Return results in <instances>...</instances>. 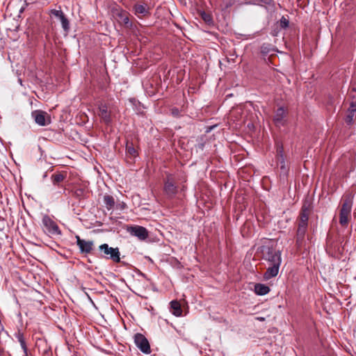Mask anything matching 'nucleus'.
Returning a JSON list of instances; mask_svg holds the SVG:
<instances>
[{
	"mask_svg": "<svg viewBox=\"0 0 356 356\" xmlns=\"http://www.w3.org/2000/svg\"><path fill=\"white\" fill-rule=\"evenodd\" d=\"M134 10L136 15H142L143 16L148 14V8L146 5L135 4L134 6Z\"/></svg>",
	"mask_w": 356,
	"mask_h": 356,
	"instance_id": "4be33fe9",
	"label": "nucleus"
},
{
	"mask_svg": "<svg viewBox=\"0 0 356 356\" xmlns=\"http://www.w3.org/2000/svg\"><path fill=\"white\" fill-rule=\"evenodd\" d=\"M99 116L105 124H109L111 122V110L108 109L107 104H102L99 106Z\"/></svg>",
	"mask_w": 356,
	"mask_h": 356,
	"instance_id": "4468645a",
	"label": "nucleus"
},
{
	"mask_svg": "<svg viewBox=\"0 0 356 356\" xmlns=\"http://www.w3.org/2000/svg\"><path fill=\"white\" fill-rule=\"evenodd\" d=\"M356 120V100L350 102L348 108L344 117V121L347 126H352Z\"/></svg>",
	"mask_w": 356,
	"mask_h": 356,
	"instance_id": "9d476101",
	"label": "nucleus"
},
{
	"mask_svg": "<svg viewBox=\"0 0 356 356\" xmlns=\"http://www.w3.org/2000/svg\"><path fill=\"white\" fill-rule=\"evenodd\" d=\"M272 1L273 0H254V3H264V4L269 5L272 2Z\"/></svg>",
	"mask_w": 356,
	"mask_h": 356,
	"instance_id": "c85d7f7f",
	"label": "nucleus"
},
{
	"mask_svg": "<svg viewBox=\"0 0 356 356\" xmlns=\"http://www.w3.org/2000/svg\"><path fill=\"white\" fill-rule=\"evenodd\" d=\"M289 20L285 18L284 17H282L280 21V25L282 28L286 29L289 26Z\"/></svg>",
	"mask_w": 356,
	"mask_h": 356,
	"instance_id": "cd10ccee",
	"label": "nucleus"
},
{
	"mask_svg": "<svg viewBox=\"0 0 356 356\" xmlns=\"http://www.w3.org/2000/svg\"><path fill=\"white\" fill-rule=\"evenodd\" d=\"M126 154L130 156L131 158H135L137 156V150L134 147L133 143H127Z\"/></svg>",
	"mask_w": 356,
	"mask_h": 356,
	"instance_id": "b1692460",
	"label": "nucleus"
},
{
	"mask_svg": "<svg viewBox=\"0 0 356 356\" xmlns=\"http://www.w3.org/2000/svg\"><path fill=\"white\" fill-rule=\"evenodd\" d=\"M23 356H28V351L27 352H24V355Z\"/></svg>",
	"mask_w": 356,
	"mask_h": 356,
	"instance_id": "473e14b6",
	"label": "nucleus"
},
{
	"mask_svg": "<svg viewBox=\"0 0 356 356\" xmlns=\"http://www.w3.org/2000/svg\"><path fill=\"white\" fill-rule=\"evenodd\" d=\"M118 22L126 28H131L132 23L129 20V13L126 11H121L118 14Z\"/></svg>",
	"mask_w": 356,
	"mask_h": 356,
	"instance_id": "f3484780",
	"label": "nucleus"
},
{
	"mask_svg": "<svg viewBox=\"0 0 356 356\" xmlns=\"http://www.w3.org/2000/svg\"><path fill=\"white\" fill-rule=\"evenodd\" d=\"M254 291L257 295L264 296L270 291V288L263 284H256L254 286Z\"/></svg>",
	"mask_w": 356,
	"mask_h": 356,
	"instance_id": "412c9836",
	"label": "nucleus"
},
{
	"mask_svg": "<svg viewBox=\"0 0 356 356\" xmlns=\"http://www.w3.org/2000/svg\"><path fill=\"white\" fill-rule=\"evenodd\" d=\"M280 264L281 263L278 261L275 264H268L266 271L264 274V279L268 280L275 277L278 274Z\"/></svg>",
	"mask_w": 356,
	"mask_h": 356,
	"instance_id": "2eb2a0df",
	"label": "nucleus"
},
{
	"mask_svg": "<svg viewBox=\"0 0 356 356\" xmlns=\"http://www.w3.org/2000/svg\"><path fill=\"white\" fill-rule=\"evenodd\" d=\"M260 252L262 259L267 262L268 264H275L277 262L281 263L280 252L272 245H264L260 247Z\"/></svg>",
	"mask_w": 356,
	"mask_h": 356,
	"instance_id": "7ed1b4c3",
	"label": "nucleus"
},
{
	"mask_svg": "<svg viewBox=\"0 0 356 356\" xmlns=\"http://www.w3.org/2000/svg\"><path fill=\"white\" fill-rule=\"evenodd\" d=\"M67 176V172L66 171L56 172L51 175V181L54 186L61 187Z\"/></svg>",
	"mask_w": 356,
	"mask_h": 356,
	"instance_id": "dca6fc26",
	"label": "nucleus"
},
{
	"mask_svg": "<svg viewBox=\"0 0 356 356\" xmlns=\"http://www.w3.org/2000/svg\"><path fill=\"white\" fill-rule=\"evenodd\" d=\"M277 155L276 159L277 165L280 166L282 172L283 173H286L287 172L288 168L286 165V161L284 155V149L282 144L277 143Z\"/></svg>",
	"mask_w": 356,
	"mask_h": 356,
	"instance_id": "f8f14e48",
	"label": "nucleus"
},
{
	"mask_svg": "<svg viewBox=\"0 0 356 356\" xmlns=\"http://www.w3.org/2000/svg\"><path fill=\"white\" fill-rule=\"evenodd\" d=\"M76 245L82 254H90L94 248V243L92 241L81 239L79 236H76Z\"/></svg>",
	"mask_w": 356,
	"mask_h": 356,
	"instance_id": "9b49d317",
	"label": "nucleus"
},
{
	"mask_svg": "<svg viewBox=\"0 0 356 356\" xmlns=\"http://www.w3.org/2000/svg\"><path fill=\"white\" fill-rule=\"evenodd\" d=\"M50 14L58 17L59 19L64 15L63 12L61 10L52 9L50 10Z\"/></svg>",
	"mask_w": 356,
	"mask_h": 356,
	"instance_id": "bb28decb",
	"label": "nucleus"
},
{
	"mask_svg": "<svg viewBox=\"0 0 356 356\" xmlns=\"http://www.w3.org/2000/svg\"><path fill=\"white\" fill-rule=\"evenodd\" d=\"M44 231L49 235H60V230L56 222L52 220L48 215H44L42 219Z\"/></svg>",
	"mask_w": 356,
	"mask_h": 356,
	"instance_id": "423d86ee",
	"label": "nucleus"
},
{
	"mask_svg": "<svg viewBox=\"0 0 356 356\" xmlns=\"http://www.w3.org/2000/svg\"><path fill=\"white\" fill-rule=\"evenodd\" d=\"M170 312L176 316H180L182 314L181 304L177 300H172L170 303Z\"/></svg>",
	"mask_w": 356,
	"mask_h": 356,
	"instance_id": "6ab92c4d",
	"label": "nucleus"
},
{
	"mask_svg": "<svg viewBox=\"0 0 356 356\" xmlns=\"http://www.w3.org/2000/svg\"><path fill=\"white\" fill-rule=\"evenodd\" d=\"M73 194L79 200L85 199L88 196V191L86 187L79 186L74 189Z\"/></svg>",
	"mask_w": 356,
	"mask_h": 356,
	"instance_id": "a211bd4d",
	"label": "nucleus"
},
{
	"mask_svg": "<svg viewBox=\"0 0 356 356\" xmlns=\"http://www.w3.org/2000/svg\"><path fill=\"white\" fill-rule=\"evenodd\" d=\"M201 17L202 19L207 24H211L213 22V18L211 15L206 12H202L201 13Z\"/></svg>",
	"mask_w": 356,
	"mask_h": 356,
	"instance_id": "a878e982",
	"label": "nucleus"
},
{
	"mask_svg": "<svg viewBox=\"0 0 356 356\" xmlns=\"http://www.w3.org/2000/svg\"><path fill=\"white\" fill-rule=\"evenodd\" d=\"M31 117L36 124L44 127L51 123V116L47 112L41 110H35L31 113Z\"/></svg>",
	"mask_w": 356,
	"mask_h": 356,
	"instance_id": "0eeeda50",
	"label": "nucleus"
},
{
	"mask_svg": "<svg viewBox=\"0 0 356 356\" xmlns=\"http://www.w3.org/2000/svg\"><path fill=\"white\" fill-rule=\"evenodd\" d=\"M104 203L105 204L106 208L110 211L113 209L115 207V199L112 195H105L103 198Z\"/></svg>",
	"mask_w": 356,
	"mask_h": 356,
	"instance_id": "aec40b11",
	"label": "nucleus"
},
{
	"mask_svg": "<svg viewBox=\"0 0 356 356\" xmlns=\"http://www.w3.org/2000/svg\"><path fill=\"white\" fill-rule=\"evenodd\" d=\"M99 250L100 257L111 259L115 263L120 262V252L118 248H113L104 243L99 246Z\"/></svg>",
	"mask_w": 356,
	"mask_h": 356,
	"instance_id": "39448f33",
	"label": "nucleus"
},
{
	"mask_svg": "<svg viewBox=\"0 0 356 356\" xmlns=\"http://www.w3.org/2000/svg\"><path fill=\"white\" fill-rule=\"evenodd\" d=\"M178 193V186L173 175L166 173L163 179V193L169 199L174 198Z\"/></svg>",
	"mask_w": 356,
	"mask_h": 356,
	"instance_id": "20e7f679",
	"label": "nucleus"
},
{
	"mask_svg": "<svg viewBox=\"0 0 356 356\" xmlns=\"http://www.w3.org/2000/svg\"><path fill=\"white\" fill-rule=\"evenodd\" d=\"M117 207L123 210L127 207V205L124 202H121V203L117 204Z\"/></svg>",
	"mask_w": 356,
	"mask_h": 356,
	"instance_id": "7c9ffc66",
	"label": "nucleus"
},
{
	"mask_svg": "<svg viewBox=\"0 0 356 356\" xmlns=\"http://www.w3.org/2000/svg\"><path fill=\"white\" fill-rule=\"evenodd\" d=\"M15 337L17 338V341L20 343V346L23 350V352H27L28 348L26 346V343L25 341V339H24L23 333H22L20 331H18L15 334Z\"/></svg>",
	"mask_w": 356,
	"mask_h": 356,
	"instance_id": "5701e85b",
	"label": "nucleus"
},
{
	"mask_svg": "<svg viewBox=\"0 0 356 356\" xmlns=\"http://www.w3.org/2000/svg\"><path fill=\"white\" fill-rule=\"evenodd\" d=\"M171 113L175 117H177L179 115V110L177 108H172Z\"/></svg>",
	"mask_w": 356,
	"mask_h": 356,
	"instance_id": "c756f323",
	"label": "nucleus"
},
{
	"mask_svg": "<svg viewBox=\"0 0 356 356\" xmlns=\"http://www.w3.org/2000/svg\"><path fill=\"white\" fill-rule=\"evenodd\" d=\"M129 233L134 236H136L140 240H145L148 237V232L147 229L141 226H133L128 229Z\"/></svg>",
	"mask_w": 356,
	"mask_h": 356,
	"instance_id": "ddd939ff",
	"label": "nucleus"
},
{
	"mask_svg": "<svg viewBox=\"0 0 356 356\" xmlns=\"http://www.w3.org/2000/svg\"><path fill=\"white\" fill-rule=\"evenodd\" d=\"M257 319H258L259 321H264V320H265V318H264V317H258V318H257Z\"/></svg>",
	"mask_w": 356,
	"mask_h": 356,
	"instance_id": "2f4dec72",
	"label": "nucleus"
},
{
	"mask_svg": "<svg viewBox=\"0 0 356 356\" xmlns=\"http://www.w3.org/2000/svg\"><path fill=\"white\" fill-rule=\"evenodd\" d=\"M134 342L136 346L143 353L149 354L151 353L149 341L143 334L140 333L136 334L134 336Z\"/></svg>",
	"mask_w": 356,
	"mask_h": 356,
	"instance_id": "6e6552de",
	"label": "nucleus"
},
{
	"mask_svg": "<svg viewBox=\"0 0 356 356\" xmlns=\"http://www.w3.org/2000/svg\"><path fill=\"white\" fill-rule=\"evenodd\" d=\"M288 114V111L283 106L279 107L275 112L273 115V122L276 127H280L282 126H284L286 122V116Z\"/></svg>",
	"mask_w": 356,
	"mask_h": 356,
	"instance_id": "1a4fd4ad",
	"label": "nucleus"
},
{
	"mask_svg": "<svg viewBox=\"0 0 356 356\" xmlns=\"http://www.w3.org/2000/svg\"><path fill=\"white\" fill-rule=\"evenodd\" d=\"M62 27L64 29L65 31L68 32L70 30V22L69 20L67 19L65 15H64L60 19Z\"/></svg>",
	"mask_w": 356,
	"mask_h": 356,
	"instance_id": "393cba45",
	"label": "nucleus"
},
{
	"mask_svg": "<svg viewBox=\"0 0 356 356\" xmlns=\"http://www.w3.org/2000/svg\"><path fill=\"white\" fill-rule=\"evenodd\" d=\"M312 209V204L305 202L302 206L298 218V229L296 232V244L300 246L304 241L305 234L307 230L309 216Z\"/></svg>",
	"mask_w": 356,
	"mask_h": 356,
	"instance_id": "f257e3e1",
	"label": "nucleus"
},
{
	"mask_svg": "<svg viewBox=\"0 0 356 356\" xmlns=\"http://www.w3.org/2000/svg\"><path fill=\"white\" fill-rule=\"evenodd\" d=\"M353 203V196L351 194L343 196L339 210V223L342 227H346L349 223Z\"/></svg>",
	"mask_w": 356,
	"mask_h": 356,
	"instance_id": "f03ea898",
	"label": "nucleus"
}]
</instances>
